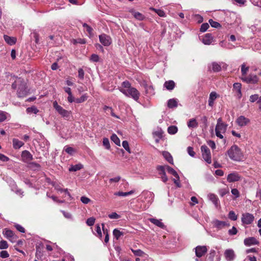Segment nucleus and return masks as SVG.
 <instances>
[{
  "mask_svg": "<svg viewBox=\"0 0 261 261\" xmlns=\"http://www.w3.org/2000/svg\"><path fill=\"white\" fill-rule=\"evenodd\" d=\"M212 70L214 72H219L221 71L222 69L221 64L216 62H213L212 64Z\"/></svg>",
  "mask_w": 261,
  "mask_h": 261,
  "instance_id": "nucleus-27",
  "label": "nucleus"
},
{
  "mask_svg": "<svg viewBox=\"0 0 261 261\" xmlns=\"http://www.w3.org/2000/svg\"><path fill=\"white\" fill-rule=\"evenodd\" d=\"M53 107L55 110L60 114L63 117L66 119H69L71 115V112L68 111L63 109L61 106H59L57 101L53 102Z\"/></svg>",
  "mask_w": 261,
  "mask_h": 261,
  "instance_id": "nucleus-5",
  "label": "nucleus"
},
{
  "mask_svg": "<svg viewBox=\"0 0 261 261\" xmlns=\"http://www.w3.org/2000/svg\"><path fill=\"white\" fill-rule=\"evenodd\" d=\"M229 157L233 161H239L243 156L240 149L237 145H233L227 151Z\"/></svg>",
  "mask_w": 261,
  "mask_h": 261,
  "instance_id": "nucleus-2",
  "label": "nucleus"
},
{
  "mask_svg": "<svg viewBox=\"0 0 261 261\" xmlns=\"http://www.w3.org/2000/svg\"><path fill=\"white\" fill-rule=\"evenodd\" d=\"M157 170L159 171V174L161 175V178H162V179H167V177L165 175V171H167L169 174L173 175L178 179H179V177L176 171L168 166H159L157 168Z\"/></svg>",
  "mask_w": 261,
  "mask_h": 261,
  "instance_id": "nucleus-3",
  "label": "nucleus"
},
{
  "mask_svg": "<svg viewBox=\"0 0 261 261\" xmlns=\"http://www.w3.org/2000/svg\"><path fill=\"white\" fill-rule=\"evenodd\" d=\"M90 60L95 62H97L99 61V57L96 54H92L90 57Z\"/></svg>",
  "mask_w": 261,
  "mask_h": 261,
  "instance_id": "nucleus-60",
  "label": "nucleus"
},
{
  "mask_svg": "<svg viewBox=\"0 0 261 261\" xmlns=\"http://www.w3.org/2000/svg\"><path fill=\"white\" fill-rule=\"evenodd\" d=\"M122 146L127 152L130 153L128 143L127 141H123L122 142Z\"/></svg>",
  "mask_w": 261,
  "mask_h": 261,
  "instance_id": "nucleus-49",
  "label": "nucleus"
},
{
  "mask_svg": "<svg viewBox=\"0 0 261 261\" xmlns=\"http://www.w3.org/2000/svg\"><path fill=\"white\" fill-rule=\"evenodd\" d=\"M241 88L242 85L239 83H236L233 85V89L237 93V96L239 98L242 96Z\"/></svg>",
  "mask_w": 261,
  "mask_h": 261,
  "instance_id": "nucleus-18",
  "label": "nucleus"
},
{
  "mask_svg": "<svg viewBox=\"0 0 261 261\" xmlns=\"http://www.w3.org/2000/svg\"><path fill=\"white\" fill-rule=\"evenodd\" d=\"M207 252V248L205 246H198L195 248L196 255L198 257H201Z\"/></svg>",
  "mask_w": 261,
  "mask_h": 261,
  "instance_id": "nucleus-15",
  "label": "nucleus"
},
{
  "mask_svg": "<svg viewBox=\"0 0 261 261\" xmlns=\"http://www.w3.org/2000/svg\"><path fill=\"white\" fill-rule=\"evenodd\" d=\"M244 243L246 246L259 244V242L254 237H249L245 239Z\"/></svg>",
  "mask_w": 261,
  "mask_h": 261,
  "instance_id": "nucleus-16",
  "label": "nucleus"
},
{
  "mask_svg": "<svg viewBox=\"0 0 261 261\" xmlns=\"http://www.w3.org/2000/svg\"><path fill=\"white\" fill-rule=\"evenodd\" d=\"M0 160L3 162H7L9 160V158L4 154L0 153Z\"/></svg>",
  "mask_w": 261,
  "mask_h": 261,
  "instance_id": "nucleus-64",
  "label": "nucleus"
},
{
  "mask_svg": "<svg viewBox=\"0 0 261 261\" xmlns=\"http://www.w3.org/2000/svg\"><path fill=\"white\" fill-rule=\"evenodd\" d=\"M85 72L83 69L80 68L78 70V76L81 79L83 80L84 78Z\"/></svg>",
  "mask_w": 261,
  "mask_h": 261,
  "instance_id": "nucleus-56",
  "label": "nucleus"
},
{
  "mask_svg": "<svg viewBox=\"0 0 261 261\" xmlns=\"http://www.w3.org/2000/svg\"><path fill=\"white\" fill-rule=\"evenodd\" d=\"M99 41L104 46H109L112 42L111 38L106 34H103L99 36Z\"/></svg>",
  "mask_w": 261,
  "mask_h": 261,
  "instance_id": "nucleus-10",
  "label": "nucleus"
},
{
  "mask_svg": "<svg viewBox=\"0 0 261 261\" xmlns=\"http://www.w3.org/2000/svg\"><path fill=\"white\" fill-rule=\"evenodd\" d=\"M228 217L229 219L232 221H236L237 220L238 216L236 214L234 211H231L229 212Z\"/></svg>",
  "mask_w": 261,
  "mask_h": 261,
  "instance_id": "nucleus-38",
  "label": "nucleus"
},
{
  "mask_svg": "<svg viewBox=\"0 0 261 261\" xmlns=\"http://www.w3.org/2000/svg\"><path fill=\"white\" fill-rule=\"evenodd\" d=\"M208 22L213 28H218L221 27V25L219 22L214 21L213 19H210Z\"/></svg>",
  "mask_w": 261,
  "mask_h": 261,
  "instance_id": "nucleus-40",
  "label": "nucleus"
},
{
  "mask_svg": "<svg viewBox=\"0 0 261 261\" xmlns=\"http://www.w3.org/2000/svg\"><path fill=\"white\" fill-rule=\"evenodd\" d=\"M149 220L150 222L160 228H163L165 226L164 223H162L160 220L155 218H150Z\"/></svg>",
  "mask_w": 261,
  "mask_h": 261,
  "instance_id": "nucleus-22",
  "label": "nucleus"
},
{
  "mask_svg": "<svg viewBox=\"0 0 261 261\" xmlns=\"http://www.w3.org/2000/svg\"><path fill=\"white\" fill-rule=\"evenodd\" d=\"M134 193H135V190H131L127 192H123L119 191L117 192H115L114 193V195L116 196H118L125 197V196H127L128 195H132V194H134Z\"/></svg>",
  "mask_w": 261,
  "mask_h": 261,
  "instance_id": "nucleus-26",
  "label": "nucleus"
},
{
  "mask_svg": "<svg viewBox=\"0 0 261 261\" xmlns=\"http://www.w3.org/2000/svg\"><path fill=\"white\" fill-rule=\"evenodd\" d=\"M102 144L107 149L110 148V141L108 138H105L103 139Z\"/></svg>",
  "mask_w": 261,
  "mask_h": 261,
  "instance_id": "nucleus-41",
  "label": "nucleus"
},
{
  "mask_svg": "<svg viewBox=\"0 0 261 261\" xmlns=\"http://www.w3.org/2000/svg\"><path fill=\"white\" fill-rule=\"evenodd\" d=\"M87 98V96L84 95H82L81 97H80L79 98H77L75 100V101L76 102V103H81V102H83L84 101H85Z\"/></svg>",
  "mask_w": 261,
  "mask_h": 261,
  "instance_id": "nucleus-51",
  "label": "nucleus"
},
{
  "mask_svg": "<svg viewBox=\"0 0 261 261\" xmlns=\"http://www.w3.org/2000/svg\"><path fill=\"white\" fill-rule=\"evenodd\" d=\"M168 107L169 108H173L177 107V101L176 99L172 98L170 99L168 101Z\"/></svg>",
  "mask_w": 261,
  "mask_h": 261,
  "instance_id": "nucleus-29",
  "label": "nucleus"
},
{
  "mask_svg": "<svg viewBox=\"0 0 261 261\" xmlns=\"http://www.w3.org/2000/svg\"><path fill=\"white\" fill-rule=\"evenodd\" d=\"M238 230L236 227L233 226L231 229L228 230V233L229 235H235L237 233Z\"/></svg>",
  "mask_w": 261,
  "mask_h": 261,
  "instance_id": "nucleus-57",
  "label": "nucleus"
},
{
  "mask_svg": "<svg viewBox=\"0 0 261 261\" xmlns=\"http://www.w3.org/2000/svg\"><path fill=\"white\" fill-rule=\"evenodd\" d=\"M243 178V177L240 173L237 172H233L228 175L227 179H240L241 178Z\"/></svg>",
  "mask_w": 261,
  "mask_h": 261,
  "instance_id": "nucleus-19",
  "label": "nucleus"
},
{
  "mask_svg": "<svg viewBox=\"0 0 261 261\" xmlns=\"http://www.w3.org/2000/svg\"><path fill=\"white\" fill-rule=\"evenodd\" d=\"M151 9L155 12L160 17H165L166 16L164 11L162 10L156 9L154 8H151Z\"/></svg>",
  "mask_w": 261,
  "mask_h": 261,
  "instance_id": "nucleus-43",
  "label": "nucleus"
},
{
  "mask_svg": "<svg viewBox=\"0 0 261 261\" xmlns=\"http://www.w3.org/2000/svg\"><path fill=\"white\" fill-rule=\"evenodd\" d=\"M201 150L204 160L208 164H211L212 162L211 152L207 146L206 145L201 146Z\"/></svg>",
  "mask_w": 261,
  "mask_h": 261,
  "instance_id": "nucleus-6",
  "label": "nucleus"
},
{
  "mask_svg": "<svg viewBox=\"0 0 261 261\" xmlns=\"http://www.w3.org/2000/svg\"><path fill=\"white\" fill-rule=\"evenodd\" d=\"M218 97V95L216 92H212L210 94L209 99L215 101V100Z\"/></svg>",
  "mask_w": 261,
  "mask_h": 261,
  "instance_id": "nucleus-48",
  "label": "nucleus"
},
{
  "mask_svg": "<svg viewBox=\"0 0 261 261\" xmlns=\"http://www.w3.org/2000/svg\"><path fill=\"white\" fill-rule=\"evenodd\" d=\"M187 125L190 128H196L198 126V123L195 118L190 119L187 122Z\"/></svg>",
  "mask_w": 261,
  "mask_h": 261,
  "instance_id": "nucleus-21",
  "label": "nucleus"
},
{
  "mask_svg": "<svg viewBox=\"0 0 261 261\" xmlns=\"http://www.w3.org/2000/svg\"><path fill=\"white\" fill-rule=\"evenodd\" d=\"M250 120L244 116L239 117L236 120V123L241 127L247 125Z\"/></svg>",
  "mask_w": 261,
  "mask_h": 261,
  "instance_id": "nucleus-14",
  "label": "nucleus"
},
{
  "mask_svg": "<svg viewBox=\"0 0 261 261\" xmlns=\"http://www.w3.org/2000/svg\"><path fill=\"white\" fill-rule=\"evenodd\" d=\"M227 127V124H223L221 125H216L215 127L216 135L220 139H223V136L222 134L226 132Z\"/></svg>",
  "mask_w": 261,
  "mask_h": 261,
  "instance_id": "nucleus-7",
  "label": "nucleus"
},
{
  "mask_svg": "<svg viewBox=\"0 0 261 261\" xmlns=\"http://www.w3.org/2000/svg\"><path fill=\"white\" fill-rule=\"evenodd\" d=\"M187 151H188V152L190 156H191L192 157L194 156V155L195 154V152L193 150V147H192L191 146H189L187 148Z\"/></svg>",
  "mask_w": 261,
  "mask_h": 261,
  "instance_id": "nucleus-59",
  "label": "nucleus"
},
{
  "mask_svg": "<svg viewBox=\"0 0 261 261\" xmlns=\"http://www.w3.org/2000/svg\"><path fill=\"white\" fill-rule=\"evenodd\" d=\"M120 91L127 97H131L135 100L137 101L140 97V92L135 88L129 89H120Z\"/></svg>",
  "mask_w": 261,
  "mask_h": 261,
  "instance_id": "nucleus-4",
  "label": "nucleus"
},
{
  "mask_svg": "<svg viewBox=\"0 0 261 261\" xmlns=\"http://www.w3.org/2000/svg\"><path fill=\"white\" fill-rule=\"evenodd\" d=\"M22 161L26 163H29L33 159V155L28 150H24L21 153Z\"/></svg>",
  "mask_w": 261,
  "mask_h": 261,
  "instance_id": "nucleus-11",
  "label": "nucleus"
},
{
  "mask_svg": "<svg viewBox=\"0 0 261 261\" xmlns=\"http://www.w3.org/2000/svg\"><path fill=\"white\" fill-rule=\"evenodd\" d=\"M163 132L161 129H158L153 133V136L154 138H162L163 137Z\"/></svg>",
  "mask_w": 261,
  "mask_h": 261,
  "instance_id": "nucleus-36",
  "label": "nucleus"
},
{
  "mask_svg": "<svg viewBox=\"0 0 261 261\" xmlns=\"http://www.w3.org/2000/svg\"><path fill=\"white\" fill-rule=\"evenodd\" d=\"M132 251L134 253V254L136 256H141L143 254V252L140 249H137V250L132 249Z\"/></svg>",
  "mask_w": 261,
  "mask_h": 261,
  "instance_id": "nucleus-53",
  "label": "nucleus"
},
{
  "mask_svg": "<svg viewBox=\"0 0 261 261\" xmlns=\"http://www.w3.org/2000/svg\"><path fill=\"white\" fill-rule=\"evenodd\" d=\"M242 80L247 84H256L258 81V77L255 74H250L248 76H242Z\"/></svg>",
  "mask_w": 261,
  "mask_h": 261,
  "instance_id": "nucleus-8",
  "label": "nucleus"
},
{
  "mask_svg": "<svg viewBox=\"0 0 261 261\" xmlns=\"http://www.w3.org/2000/svg\"><path fill=\"white\" fill-rule=\"evenodd\" d=\"M38 111V110L35 107H29L27 109V112L28 113H33L36 114Z\"/></svg>",
  "mask_w": 261,
  "mask_h": 261,
  "instance_id": "nucleus-44",
  "label": "nucleus"
},
{
  "mask_svg": "<svg viewBox=\"0 0 261 261\" xmlns=\"http://www.w3.org/2000/svg\"><path fill=\"white\" fill-rule=\"evenodd\" d=\"M4 38L5 41L10 45H13L16 43V39L14 37H11L7 35H4Z\"/></svg>",
  "mask_w": 261,
  "mask_h": 261,
  "instance_id": "nucleus-24",
  "label": "nucleus"
},
{
  "mask_svg": "<svg viewBox=\"0 0 261 261\" xmlns=\"http://www.w3.org/2000/svg\"><path fill=\"white\" fill-rule=\"evenodd\" d=\"M209 28V24L207 23H202L201 25L200 31L201 32H205Z\"/></svg>",
  "mask_w": 261,
  "mask_h": 261,
  "instance_id": "nucleus-45",
  "label": "nucleus"
},
{
  "mask_svg": "<svg viewBox=\"0 0 261 261\" xmlns=\"http://www.w3.org/2000/svg\"><path fill=\"white\" fill-rule=\"evenodd\" d=\"M111 140L114 142L115 144L120 146V141L116 134H113L111 137Z\"/></svg>",
  "mask_w": 261,
  "mask_h": 261,
  "instance_id": "nucleus-32",
  "label": "nucleus"
},
{
  "mask_svg": "<svg viewBox=\"0 0 261 261\" xmlns=\"http://www.w3.org/2000/svg\"><path fill=\"white\" fill-rule=\"evenodd\" d=\"M113 233L114 237L116 239V240H118L121 236L123 235V232L116 228L114 229Z\"/></svg>",
  "mask_w": 261,
  "mask_h": 261,
  "instance_id": "nucleus-35",
  "label": "nucleus"
},
{
  "mask_svg": "<svg viewBox=\"0 0 261 261\" xmlns=\"http://www.w3.org/2000/svg\"><path fill=\"white\" fill-rule=\"evenodd\" d=\"M13 143V147L15 149H19L21 146H22L24 145V143L21 141H19L17 139L14 138L12 140Z\"/></svg>",
  "mask_w": 261,
  "mask_h": 261,
  "instance_id": "nucleus-20",
  "label": "nucleus"
},
{
  "mask_svg": "<svg viewBox=\"0 0 261 261\" xmlns=\"http://www.w3.org/2000/svg\"><path fill=\"white\" fill-rule=\"evenodd\" d=\"M208 197L212 202L217 206L219 203V199L217 196L214 194H210Z\"/></svg>",
  "mask_w": 261,
  "mask_h": 261,
  "instance_id": "nucleus-28",
  "label": "nucleus"
},
{
  "mask_svg": "<svg viewBox=\"0 0 261 261\" xmlns=\"http://www.w3.org/2000/svg\"><path fill=\"white\" fill-rule=\"evenodd\" d=\"M224 255L227 261L233 260L236 256L234 251L231 249H226L224 252Z\"/></svg>",
  "mask_w": 261,
  "mask_h": 261,
  "instance_id": "nucleus-13",
  "label": "nucleus"
},
{
  "mask_svg": "<svg viewBox=\"0 0 261 261\" xmlns=\"http://www.w3.org/2000/svg\"><path fill=\"white\" fill-rule=\"evenodd\" d=\"M164 86L168 90H172L175 87V83L173 81H169L165 82Z\"/></svg>",
  "mask_w": 261,
  "mask_h": 261,
  "instance_id": "nucleus-23",
  "label": "nucleus"
},
{
  "mask_svg": "<svg viewBox=\"0 0 261 261\" xmlns=\"http://www.w3.org/2000/svg\"><path fill=\"white\" fill-rule=\"evenodd\" d=\"M109 218L112 219H117L120 217V216L118 215L116 213L114 212L108 215Z\"/></svg>",
  "mask_w": 261,
  "mask_h": 261,
  "instance_id": "nucleus-52",
  "label": "nucleus"
},
{
  "mask_svg": "<svg viewBox=\"0 0 261 261\" xmlns=\"http://www.w3.org/2000/svg\"><path fill=\"white\" fill-rule=\"evenodd\" d=\"M242 222L245 224H251L254 219V217L251 214L246 213L242 214Z\"/></svg>",
  "mask_w": 261,
  "mask_h": 261,
  "instance_id": "nucleus-9",
  "label": "nucleus"
},
{
  "mask_svg": "<svg viewBox=\"0 0 261 261\" xmlns=\"http://www.w3.org/2000/svg\"><path fill=\"white\" fill-rule=\"evenodd\" d=\"M122 86L124 88L123 89H129L132 87L130 83L127 81L123 82L122 84Z\"/></svg>",
  "mask_w": 261,
  "mask_h": 261,
  "instance_id": "nucleus-54",
  "label": "nucleus"
},
{
  "mask_svg": "<svg viewBox=\"0 0 261 261\" xmlns=\"http://www.w3.org/2000/svg\"><path fill=\"white\" fill-rule=\"evenodd\" d=\"M83 26L84 28H85L86 29V31L90 34H91L92 33V31H93V29L90 27L89 26V25H88L87 23H84L83 24Z\"/></svg>",
  "mask_w": 261,
  "mask_h": 261,
  "instance_id": "nucleus-55",
  "label": "nucleus"
},
{
  "mask_svg": "<svg viewBox=\"0 0 261 261\" xmlns=\"http://www.w3.org/2000/svg\"><path fill=\"white\" fill-rule=\"evenodd\" d=\"M83 168V165L81 164H78L74 165H72L69 168V170L70 171H76L80 170Z\"/></svg>",
  "mask_w": 261,
  "mask_h": 261,
  "instance_id": "nucleus-30",
  "label": "nucleus"
},
{
  "mask_svg": "<svg viewBox=\"0 0 261 261\" xmlns=\"http://www.w3.org/2000/svg\"><path fill=\"white\" fill-rule=\"evenodd\" d=\"M249 67H246L245 63H243L241 65V72H242V76H247V73L249 71Z\"/></svg>",
  "mask_w": 261,
  "mask_h": 261,
  "instance_id": "nucleus-33",
  "label": "nucleus"
},
{
  "mask_svg": "<svg viewBox=\"0 0 261 261\" xmlns=\"http://www.w3.org/2000/svg\"><path fill=\"white\" fill-rule=\"evenodd\" d=\"M132 13L134 17L139 20H142L145 18L144 15L139 12H132Z\"/></svg>",
  "mask_w": 261,
  "mask_h": 261,
  "instance_id": "nucleus-31",
  "label": "nucleus"
},
{
  "mask_svg": "<svg viewBox=\"0 0 261 261\" xmlns=\"http://www.w3.org/2000/svg\"><path fill=\"white\" fill-rule=\"evenodd\" d=\"M14 227L19 232H22V233L25 232V229L21 225H20L18 224H15L14 225Z\"/></svg>",
  "mask_w": 261,
  "mask_h": 261,
  "instance_id": "nucleus-50",
  "label": "nucleus"
},
{
  "mask_svg": "<svg viewBox=\"0 0 261 261\" xmlns=\"http://www.w3.org/2000/svg\"><path fill=\"white\" fill-rule=\"evenodd\" d=\"M29 167L33 170H37L40 168V166L39 164L35 162H30Z\"/></svg>",
  "mask_w": 261,
  "mask_h": 261,
  "instance_id": "nucleus-39",
  "label": "nucleus"
},
{
  "mask_svg": "<svg viewBox=\"0 0 261 261\" xmlns=\"http://www.w3.org/2000/svg\"><path fill=\"white\" fill-rule=\"evenodd\" d=\"M177 127L174 125H171L168 127V132L169 134L171 135H174L176 134L177 132Z\"/></svg>",
  "mask_w": 261,
  "mask_h": 261,
  "instance_id": "nucleus-34",
  "label": "nucleus"
},
{
  "mask_svg": "<svg viewBox=\"0 0 261 261\" xmlns=\"http://www.w3.org/2000/svg\"><path fill=\"white\" fill-rule=\"evenodd\" d=\"M8 247V244L7 241L2 240L0 242V249H7Z\"/></svg>",
  "mask_w": 261,
  "mask_h": 261,
  "instance_id": "nucleus-47",
  "label": "nucleus"
},
{
  "mask_svg": "<svg viewBox=\"0 0 261 261\" xmlns=\"http://www.w3.org/2000/svg\"><path fill=\"white\" fill-rule=\"evenodd\" d=\"M163 155L164 158L170 164H173V160L170 153L167 151H163Z\"/></svg>",
  "mask_w": 261,
  "mask_h": 261,
  "instance_id": "nucleus-25",
  "label": "nucleus"
},
{
  "mask_svg": "<svg viewBox=\"0 0 261 261\" xmlns=\"http://www.w3.org/2000/svg\"><path fill=\"white\" fill-rule=\"evenodd\" d=\"M213 40V37L211 33L206 34L203 39L202 42L206 45H210L212 43Z\"/></svg>",
  "mask_w": 261,
  "mask_h": 261,
  "instance_id": "nucleus-17",
  "label": "nucleus"
},
{
  "mask_svg": "<svg viewBox=\"0 0 261 261\" xmlns=\"http://www.w3.org/2000/svg\"><path fill=\"white\" fill-rule=\"evenodd\" d=\"M95 219L93 217H90L87 220L86 223L89 226H91L94 225Z\"/></svg>",
  "mask_w": 261,
  "mask_h": 261,
  "instance_id": "nucleus-46",
  "label": "nucleus"
},
{
  "mask_svg": "<svg viewBox=\"0 0 261 261\" xmlns=\"http://www.w3.org/2000/svg\"><path fill=\"white\" fill-rule=\"evenodd\" d=\"M17 87V94L18 97H24L27 96L29 93V90L27 87L25 82L22 79L18 78L13 83L12 85V88L13 89H16Z\"/></svg>",
  "mask_w": 261,
  "mask_h": 261,
  "instance_id": "nucleus-1",
  "label": "nucleus"
},
{
  "mask_svg": "<svg viewBox=\"0 0 261 261\" xmlns=\"http://www.w3.org/2000/svg\"><path fill=\"white\" fill-rule=\"evenodd\" d=\"M215 225L218 228H221L224 227V226L227 225V224L225 221H221L217 220L215 222Z\"/></svg>",
  "mask_w": 261,
  "mask_h": 261,
  "instance_id": "nucleus-37",
  "label": "nucleus"
},
{
  "mask_svg": "<svg viewBox=\"0 0 261 261\" xmlns=\"http://www.w3.org/2000/svg\"><path fill=\"white\" fill-rule=\"evenodd\" d=\"M258 98V94H254V95H252L250 96L249 100L251 102H254L257 101Z\"/></svg>",
  "mask_w": 261,
  "mask_h": 261,
  "instance_id": "nucleus-58",
  "label": "nucleus"
},
{
  "mask_svg": "<svg viewBox=\"0 0 261 261\" xmlns=\"http://www.w3.org/2000/svg\"><path fill=\"white\" fill-rule=\"evenodd\" d=\"M229 192V190L228 188L226 189H222L219 191V194L222 196H224L226 194Z\"/></svg>",
  "mask_w": 261,
  "mask_h": 261,
  "instance_id": "nucleus-61",
  "label": "nucleus"
},
{
  "mask_svg": "<svg viewBox=\"0 0 261 261\" xmlns=\"http://www.w3.org/2000/svg\"><path fill=\"white\" fill-rule=\"evenodd\" d=\"M81 201L84 204H88L90 201V199L87 197L82 196L81 197Z\"/></svg>",
  "mask_w": 261,
  "mask_h": 261,
  "instance_id": "nucleus-63",
  "label": "nucleus"
},
{
  "mask_svg": "<svg viewBox=\"0 0 261 261\" xmlns=\"http://www.w3.org/2000/svg\"><path fill=\"white\" fill-rule=\"evenodd\" d=\"M9 256V254L7 251L3 250L0 252V256L2 258H7Z\"/></svg>",
  "mask_w": 261,
  "mask_h": 261,
  "instance_id": "nucleus-62",
  "label": "nucleus"
},
{
  "mask_svg": "<svg viewBox=\"0 0 261 261\" xmlns=\"http://www.w3.org/2000/svg\"><path fill=\"white\" fill-rule=\"evenodd\" d=\"M3 233L5 237L12 242L14 241L17 238L16 236L14 234L13 231L7 228L4 229Z\"/></svg>",
  "mask_w": 261,
  "mask_h": 261,
  "instance_id": "nucleus-12",
  "label": "nucleus"
},
{
  "mask_svg": "<svg viewBox=\"0 0 261 261\" xmlns=\"http://www.w3.org/2000/svg\"><path fill=\"white\" fill-rule=\"evenodd\" d=\"M64 150L67 153L70 155H72L75 151L72 147L68 146H66L64 147Z\"/></svg>",
  "mask_w": 261,
  "mask_h": 261,
  "instance_id": "nucleus-42",
  "label": "nucleus"
}]
</instances>
